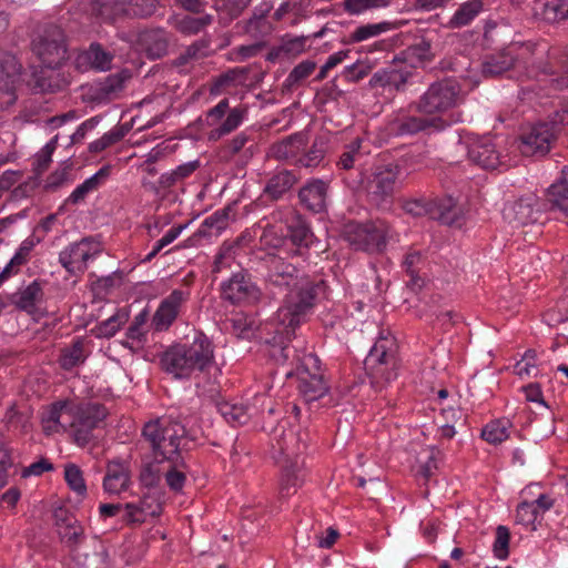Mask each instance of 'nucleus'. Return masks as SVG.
Returning <instances> with one entry per match:
<instances>
[{"label":"nucleus","instance_id":"obj_34","mask_svg":"<svg viewBox=\"0 0 568 568\" xmlns=\"http://www.w3.org/2000/svg\"><path fill=\"white\" fill-rule=\"evenodd\" d=\"M433 57L432 42L423 38L404 50L399 59L413 71V68L432 61Z\"/></svg>","mask_w":568,"mask_h":568},{"label":"nucleus","instance_id":"obj_23","mask_svg":"<svg viewBox=\"0 0 568 568\" xmlns=\"http://www.w3.org/2000/svg\"><path fill=\"white\" fill-rule=\"evenodd\" d=\"M328 196V183L313 179L303 185L298 191L300 203L313 213H321L326 210Z\"/></svg>","mask_w":568,"mask_h":568},{"label":"nucleus","instance_id":"obj_53","mask_svg":"<svg viewBox=\"0 0 568 568\" xmlns=\"http://www.w3.org/2000/svg\"><path fill=\"white\" fill-rule=\"evenodd\" d=\"M64 479L77 495L84 498L87 496V485L83 473L75 464H67L64 466Z\"/></svg>","mask_w":568,"mask_h":568},{"label":"nucleus","instance_id":"obj_60","mask_svg":"<svg viewBox=\"0 0 568 568\" xmlns=\"http://www.w3.org/2000/svg\"><path fill=\"white\" fill-rule=\"evenodd\" d=\"M372 71V65L368 61H357L343 71V77L347 82L356 83L367 77Z\"/></svg>","mask_w":568,"mask_h":568},{"label":"nucleus","instance_id":"obj_27","mask_svg":"<svg viewBox=\"0 0 568 568\" xmlns=\"http://www.w3.org/2000/svg\"><path fill=\"white\" fill-rule=\"evenodd\" d=\"M286 237L295 246L293 251L294 256L305 257L308 248L314 242V234L301 215H296L287 225Z\"/></svg>","mask_w":568,"mask_h":568},{"label":"nucleus","instance_id":"obj_57","mask_svg":"<svg viewBox=\"0 0 568 568\" xmlns=\"http://www.w3.org/2000/svg\"><path fill=\"white\" fill-rule=\"evenodd\" d=\"M316 69V63L312 60H304L293 68L285 79L284 84L292 88L310 77Z\"/></svg>","mask_w":568,"mask_h":568},{"label":"nucleus","instance_id":"obj_49","mask_svg":"<svg viewBox=\"0 0 568 568\" xmlns=\"http://www.w3.org/2000/svg\"><path fill=\"white\" fill-rule=\"evenodd\" d=\"M166 470L164 474L165 483L169 488L175 493H180L185 484L186 476L182 468L185 467L183 457H180L179 463L175 460L166 462Z\"/></svg>","mask_w":568,"mask_h":568},{"label":"nucleus","instance_id":"obj_28","mask_svg":"<svg viewBox=\"0 0 568 568\" xmlns=\"http://www.w3.org/2000/svg\"><path fill=\"white\" fill-rule=\"evenodd\" d=\"M275 443L272 444L274 455L277 453L283 457V463L287 460H294L298 458V455L305 448V444L300 439L298 435L293 432L283 430L282 434L277 435V429L274 434Z\"/></svg>","mask_w":568,"mask_h":568},{"label":"nucleus","instance_id":"obj_46","mask_svg":"<svg viewBox=\"0 0 568 568\" xmlns=\"http://www.w3.org/2000/svg\"><path fill=\"white\" fill-rule=\"evenodd\" d=\"M511 423L507 418L488 423L481 430V438L489 444L497 445L508 438V429Z\"/></svg>","mask_w":568,"mask_h":568},{"label":"nucleus","instance_id":"obj_18","mask_svg":"<svg viewBox=\"0 0 568 568\" xmlns=\"http://www.w3.org/2000/svg\"><path fill=\"white\" fill-rule=\"evenodd\" d=\"M222 297L232 304H253L261 298V291L245 273H236L222 284Z\"/></svg>","mask_w":568,"mask_h":568},{"label":"nucleus","instance_id":"obj_2","mask_svg":"<svg viewBox=\"0 0 568 568\" xmlns=\"http://www.w3.org/2000/svg\"><path fill=\"white\" fill-rule=\"evenodd\" d=\"M54 529L60 542L68 549L72 560L79 568H105L106 551L97 539L92 540V552H87L83 546L87 535L83 525L73 513L64 507L53 511Z\"/></svg>","mask_w":568,"mask_h":568},{"label":"nucleus","instance_id":"obj_54","mask_svg":"<svg viewBox=\"0 0 568 568\" xmlns=\"http://www.w3.org/2000/svg\"><path fill=\"white\" fill-rule=\"evenodd\" d=\"M541 17L547 22H559L568 19V2L551 0L542 3Z\"/></svg>","mask_w":568,"mask_h":568},{"label":"nucleus","instance_id":"obj_14","mask_svg":"<svg viewBox=\"0 0 568 568\" xmlns=\"http://www.w3.org/2000/svg\"><path fill=\"white\" fill-rule=\"evenodd\" d=\"M100 243L91 237H84L79 242L68 245L59 254V262L71 275L83 274L87 262L100 254Z\"/></svg>","mask_w":568,"mask_h":568},{"label":"nucleus","instance_id":"obj_26","mask_svg":"<svg viewBox=\"0 0 568 568\" xmlns=\"http://www.w3.org/2000/svg\"><path fill=\"white\" fill-rule=\"evenodd\" d=\"M536 199L534 196L520 197L505 205L503 210L504 219L515 225H527L537 220V210L535 209Z\"/></svg>","mask_w":568,"mask_h":568},{"label":"nucleus","instance_id":"obj_6","mask_svg":"<svg viewBox=\"0 0 568 568\" xmlns=\"http://www.w3.org/2000/svg\"><path fill=\"white\" fill-rule=\"evenodd\" d=\"M460 87L455 80L445 79L434 82L417 101L410 104V108L418 113L439 116L438 114L460 103Z\"/></svg>","mask_w":568,"mask_h":568},{"label":"nucleus","instance_id":"obj_58","mask_svg":"<svg viewBox=\"0 0 568 568\" xmlns=\"http://www.w3.org/2000/svg\"><path fill=\"white\" fill-rule=\"evenodd\" d=\"M325 143L322 140H315L307 153L302 155L297 163L304 168H316L324 159Z\"/></svg>","mask_w":568,"mask_h":568},{"label":"nucleus","instance_id":"obj_52","mask_svg":"<svg viewBox=\"0 0 568 568\" xmlns=\"http://www.w3.org/2000/svg\"><path fill=\"white\" fill-rule=\"evenodd\" d=\"M84 58L93 69L100 71L110 69L113 59L112 54L105 51L99 43H92Z\"/></svg>","mask_w":568,"mask_h":568},{"label":"nucleus","instance_id":"obj_12","mask_svg":"<svg viewBox=\"0 0 568 568\" xmlns=\"http://www.w3.org/2000/svg\"><path fill=\"white\" fill-rule=\"evenodd\" d=\"M106 415L105 407L100 404L89 403L78 406L70 423L73 442L80 447L88 445L93 438V430L99 427Z\"/></svg>","mask_w":568,"mask_h":568},{"label":"nucleus","instance_id":"obj_9","mask_svg":"<svg viewBox=\"0 0 568 568\" xmlns=\"http://www.w3.org/2000/svg\"><path fill=\"white\" fill-rule=\"evenodd\" d=\"M390 226L385 221L366 223H348L345 226V239L357 251L369 253L381 252L386 245Z\"/></svg>","mask_w":568,"mask_h":568},{"label":"nucleus","instance_id":"obj_64","mask_svg":"<svg viewBox=\"0 0 568 568\" xmlns=\"http://www.w3.org/2000/svg\"><path fill=\"white\" fill-rule=\"evenodd\" d=\"M230 325L233 334L239 338H248L252 333V322H250L243 314H237L232 317Z\"/></svg>","mask_w":568,"mask_h":568},{"label":"nucleus","instance_id":"obj_44","mask_svg":"<svg viewBox=\"0 0 568 568\" xmlns=\"http://www.w3.org/2000/svg\"><path fill=\"white\" fill-rule=\"evenodd\" d=\"M54 70L44 68L36 73L34 89L41 93H53L61 90L65 85V81Z\"/></svg>","mask_w":568,"mask_h":568},{"label":"nucleus","instance_id":"obj_48","mask_svg":"<svg viewBox=\"0 0 568 568\" xmlns=\"http://www.w3.org/2000/svg\"><path fill=\"white\" fill-rule=\"evenodd\" d=\"M214 8L220 13V22L223 24L230 23L232 20L236 19L244 8L246 3L244 0H213Z\"/></svg>","mask_w":568,"mask_h":568},{"label":"nucleus","instance_id":"obj_35","mask_svg":"<svg viewBox=\"0 0 568 568\" xmlns=\"http://www.w3.org/2000/svg\"><path fill=\"white\" fill-rule=\"evenodd\" d=\"M230 211L231 210L227 207L216 211L212 215L207 216L201 224L200 229L187 241L219 235L221 231L227 226Z\"/></svg>","mask_w":568,"mask_h":568},{"label":"nucleus","instance_id":"obj_22","mask_svg":"<svg viewBox=\"0 0 568 568\" xmlns=\"http://www.w3.org/2000/svg\"><path fill=\"white\" fill-rule=\"evenodd\" d=\"M131 78L129 71H121L108 75L103 81H100L91 87L90 100L95 103H108L116 100L124 91L126 81Z\"/></svg>","mask_w":568,"mask_h":568},{"label":"nucleus","instance_id":"obj_61","mask_svg":"<svg viewBox=\"0 0 568 568\" xmlns=\"http://www.w3.org/2000/svg\"><path fill=\"white\" fill-rule=\"evenodd\" d=\"M510 532L506 526H498L496 528V538L494 542V554L498 559H506L508 557Z\"/></svg>","mask_w":568,"mask_h":568},{"label":"nucleus","instance_id":"obj_41","mask_svg":"<svg viewBox=\"0 0 568 568\" xmlns=\"http://www.w3.org/2000/svg\"><path fill=\"white\" fill-rule=\"evenodd\" d=\"M215 407L221 416L234 426L245 424L248 420L247 408L242 404L219 399L215 402Z\"/></svg>","mask_w":568,"mask_h":568},{"label":"nucleus","instance_id":"obj_7","mask_svg":"<svg viewBox=\"0 0 568 568\" xmlns=\"http://www.w3.org/2000/svg\"><path fill=\"white\" fill-rule=\"evenodd\" d=\"M158 0H92L91 11L104 22L145 19L155 13Z\"/></svg>","mask_w":568,"mask_h":568},{"label":"nucleus","instance_id":"obj_32","mask_svg":"<svg viewBox=\"0 0 568 568\" xmlns=\"http://www.w3.org/2000/svg\"><path fill=\"white\" fill-rule=\"evenodd\" d=\"M297 182V176L288 170L274 173L266 182L263 194L271 201L282 199Z\"/></svg>","mask_w":568,"mask_h":568},{"label":"nucleus","instance_id":"obj_42","mask_svg":"<svg viewBox=\"0 0 568 568\" xmlns=\"http://www.w3.org/2000/svg\"><path fill=\"white\" fill-rule=\"evenodd\" d=\"M153 457L154 459L152 462L143 464L140 470L139 479L144 487L156 486L160 483L161 477L164 476L166 470V460H162V457Z\"/></svg>","mask_w":568,"mask_h":568},{"label":"nucleus","instance_id":"obj_1","mask_svg":"<svg viewBox=\"0 0 568 568\" xmlns=\"http://www.w3.org/2000/svg\"><path fill=\"white\" fill-rule=\"evenodd\" d=\"M265 264L268 284L288 291L283 305L277 311V320L282 327L281 333L290 339L295 328L314 306L317 286L307 280L300 278L297 267L282 256L270 254L265 258Z\"/></svg>","mask_w":568,"mask_h":568},{"label":"nucleus","instance_id":"obj_8","mask_svg":"<svg viewBox=\"0 0 568 568\" xmlns=\"http://www.w3.org/2000/svg\"><path fill=\"white\" fill-rule=\"evenodd\" d=\"M31 50L44 68H59L68 52L63 30L54 24L44 26L32 39Z\"/></svg>","mask_w":568,"mask_h":568},{"label":"nucleus","instance_id":"obj_16","mask_svg":"<svg viewBox=\"0 0 568 568\" xmlns=\"http://www.w3.org/2000/svg\"><path fill=\"white\" fill-rule=\"evenodd\" d=\"M556 139L551 124L536 123L520 134L519 150L525 156H544L550 151Z\"/></svg>","mask_w":568,"mask_h":568},{"label":"nucleus","instance_id":"obj_19","mask_svg":"<svg viewBox=\"0 0 568 568\" xmlns=\"http://www.w3.org/2000/svg\"><path fill=\"white\" fill-rule=\"evenodd\" d=\"M190 293L182 290H173L164 297L152 317V326L156 332L168 331L179 317L182 308L189 300Z\"/></svg>","mask_w":568,"mask_h":568},{"label":"nucleus","instance_id":"obj_3","mask_svg":"<svg viewBox=\"0 0 568 568\" xmlns=\"http://www.w3.org/2000/svg\"><path fill=\"white\" fill-rule=\"evenodd\" d=\"M214 358L213 346L202 333L191 343L170 346L161 356L162 368L175 378H187L193 372H203Z\"/></svg>","mask_w":568,"mask_h":568},{"label":"nucleus","instance_id":"obj_43","mask_svg":"<svg viewBox=\"0 0 568 568\" xmlns=\"http://www.w3.org/2000/svg\"><path fill=\"white\" fill-rule=\"evenodd\" d=\"M568 168L562 170L564 178L554 183L548 189V202L552 210H558L559 212L567 210L568 206Z\"/></svg>","mask_w":568,"mask_h":568},{"label":"nucleus","instance_id":"obj_33","mask_svg":"<svg viewBox=\"0 0 568 568\" xmlns=\"http://www.w3.org/2000/svg\"><path fill=\"white\" fill-rule=\"evenodd\" d=\"M22 64L17 57L8 51L0 50V90L10 91L19 81Z\"/></svg>","mask_w":568,"mask_h":568},{"label":"nucleus","instance_id":"obj_39","mask_svg":"<svg viewBox=\"0 0 568 568\" xmlns=\"http://www.w3.org/2000/svg\"><path fill=\"white\" fill-rule=\"evenodd\" d=\"M483 8L481 0H468L462 3L448 21V27L456 29L468 26L483 11Z\"/></svg>","mask_w":568,"mask_h":568},{"label":"nucleus","instance_id":"obj_25","mask_svg":"<svg viewBox=\"0 0 568 568\" xmlns=\"http://www.w3.org/2000/svg\"><path fill=\"white\" fill-rule=\"evenodd\" d=\"M75 408L67 400L53 403L42 416V427L47 434L58 433L70 426Z\"/></svg>","mask_w":568,"mask_h":568},{"label":"nucleus","instance_id":"obj_36","mask_svg":"<svg viewBox=\"0 0 568 568\" xmlns=\"http://www.w3.org/2000/svg\"><path fill=\"white\" fill-rule=\"evenodd\" d=\"M304 145V135L302 133H295L272 144L270 155L276 160H290L295 158Z\"/></svg>","mask_w":568,"mask_h":568},{"label":"nucleus","instance_id":"obj_47","mask_svg":"<svg viewBox=\"0 0 568 568\" xmlns=\"http://www.w3.org/2000/svg\"><path fill=\"white\" fill-rule=\"evenodd\" d=\"M397 23L389 21H382L378 23H368L357 27L351 34L353 42H362L369 38L377 37L384 32L397 29Z\"/></svg>","mask_w":568,"mask_h":568},{"label":"nucleus","instance_id":"obj_20","mask_svg":"<svg viewBox=\"0 0 568 568\" xmlns=\"http://www.w3.org/2000/svg\"><path fill=\"white\" fill-rule=\"evenodd\" d=\"M412 77L413 71L397 58L386 68L376 71L369 79L368 85L371 89L389 87L396 91H403Z\"/></svg>","mask_w":568,"mask_h":568},{"label":"nucleus","instance_id":"obj_40","mask_svg":"<svg viewBox=\"0 0 568 568\" xmlns=\"http://www.w3.org/2000/svg\"><path fill=\"white\" fill-rule=\"evenodd\" d=\"M110 174V166H102L95 174L87 179L83 183L78 185L70 194L67 202L78 204L85 199V196L95 191Z\"/></svg>","mask_w":568,"mask_h":568},{"label":"nucleus","instance_id":"obj_37","mask_svg":"<svg viewBox=\"0 0 568 568\" xmlns=\"http://www.w3.org/2000/svg\"><path fill=\"white\" fill-rule=\"evenodd\" d=\"M213 21L214 17L210 13H205L201 17L184 16L182 18H175L172 26L183 36H194L211 26Z\"/></svg>","mask_w":568,"mask_h":568},{"label":"nucleus","instance_id":"obj_30","mask_svg":"<svg viewBox=\"0 0 568 568\" xmlns=\"http://www.w3.org/2000/svg\"><path fill=\"white\" fill-rule=\"evenodd\" d=\"M139 43L150 59H160L168 53L169 38L163 29L141 32Z\"/></svg>","mask_w":568,"mask_h":568},{"label":"nucleus","instance_id":"obj_13","mask_svg":"<svg viewBox=\"0 0 568 568\" xmlns=\"http://www.w3.org/2000/svg\"><path fill=\"white\" fill-rule=\"evenodd\" d=\"M392 133L398 136L415 135L418 133H432L445 128V121L440 116L426 114H410L398 112L388 123Z\"/></svg>","mask_w":568,"mask_h":568},{"label":"nucleus","instance_id":"obj_17","mask_svg":"<svg viewBox=\"0 0 568 568\" xmlns=\"http://www.w3.org/2000/svg\"><path fill=\"white\" fill-rule=\"evenodd\" d=\"M469 160L484 170L494 171L506 165L507 154L488 136L474 140L468 145Z\"/></svg>","mask_w":568,"mask_h":568},{"label":"nucleus","instance_id":"obj_29","mask_svg":"<svg viewBox=\"0 0 568 568\" xmlns=\"http://www.w3.org/2000/svg\"><path fill=\"white\" fill-rule=\"evenodd\" d=\"M303 460L295 458L282 465L280 494L282 497L294 495L303 484Z\"/></svg>","mask_w":568,"mask_h":568},{"label":"nucleus","instance_id":"obj_63","mask_svg":"<svg viewBox=\"0 0 568 568\" xmlns=\"http://www.w3.org/2000/svg\"><path fill=\"white\" fill-rule=\"evenodd\" d=\"M359 146L361 142L358 140L346 145L345 150L339 156L337 165L344 170L353 169L356 159L359 156Z\"/></svg>","mask_w":568,"mask_h":568},{"label":"nucleus","instance_id":"obj_50","mask_svg":"<svg viewBox=\"0 0 568 568\" xmlns=\"http://www.w3.org/2000/svg\"><path fill=\"white\" fill-rule=\"evenodd\" d=\"M209 47L210 41L207 39H200L193 42L174 60V65L182 67L206 57Z\"/></svg>","mask_w":568,"mask_h":568},{"label":"nucleus","instance_id":"obj_11","mask_svg":"<svg viewBox=\"0 0 568 568\" xmlns=\"http://www.w3.org/2000/svg\"><path fill=\"white\" fill-rule=\"evenodd\" d=\"M245 114V109H230L229 99H222L205 113V124L212 128L207 135L209 140L219 141L235 131L242 124Z\"/></svg>","mask_w":568,"mask_h":568},{"label":"nucleus","instance_id":"obj_4","mask_svg":"<svg viewBox=\"0 0 568 568\" xmlns=\"http://www.w3.org/2000/svg\"><path fill=\"white\" fill-rule=\"evenodd\" d=\"M142 435L150 443L153 456L162 460H180L181 453L186 449V425L172 415L146 423Z\"/></svg>","mask_w":568,"mask_h":568},{"label":"nucleus","instance_id":"obj_10","mask_svg":"<svg viewBox=\"0 0 568 568\" xmlns=\"http://www.w3.org/2000/svg\"><path fill=\"white\" fill-rule=\"evenodd\" d=\"M297 388L305 403L318 400L328 392L324 379L321 361L315 354H305L297 367Z\"/></svg>","mask_w":568,"mask_h":568},{"label":"nucleus","instance_id":"obj_24","mask_svg":"<svg viewBox=\"0 0 568 568\" xmlns=\"http://www.w3.org/2000/svg\"><path fill=\"white\" fill-rule=\"evenodd\" d=\"M43 288L39 281H33L24 288L7 295L8 303L18 311L32 315L37 312L38 304L43 301Z\"/></svg>","mask_w":568,"mask_h":568},{"label":"nucleus","instance_id":"obj_21","mask_svg":"<svg viewBox=\"0 0 568 568\" xmlns=\"http://www.w3.org/2000/svg\"><path fill=\"white\" fill-rule=\"evenodd\" d=\"M131 464L129 460L114 458L109 460L103 478V489L108 494L120 495L126 491L132 484Z\"/></svg>","mask_w":568,"mask_h":568},{"label":"nucleus","instance_id":"obj_31","mask_svg":"<svg viewBox=\"0 0 568 568\" xmlns=\"http://www.w3.org/2000/svg\"><path fill=\"white\" fill-rule=\"evenodd\" d=\"M429 216L446 225L459 226L462 223V209L453 197L430 201Z\"/></svg>","mask_w":568,"mask_h":568},{"label":"nucleus","instance_id":"obj_56","mask_svg":"<svg viewBox=\"0 0 568 568\" xmlns=\"http://www.w3.org/2000/svg\"><path fill=\"white\" fill-rule=\"evenodd\" d=\"M128 321V314L125 312H116L108 320L101 322L95 327L97 336L99 337H112L120 327Z\"/></svg>","mask_w":568,"mask_h":568},{"label":"nucleus","instance_id":"obj_45","mask_svg":"<svg viewBox=\"0 0 568 568\" xmlns=\"http://www.w3.org/2000/svg\"><path fill=\"white\" fill-rule=\"evenodd\" d=\"M84 344L81 339L74 341L69 347L61 351L59 364L61 368L70 371L85 361Z\"/></svg>","mask_w":568,"mask_h":568},{"label":"nucleus","instance_id":"obj_15","mask_svg":"<svg viewBox=\"0 0 568 568\" xmlns=\"http://www.w3.org/2000/svg\"><path fill=\"white\" fill-rule=\"evenodd\" d=\"M399 173V166L395 164L377 165L373 169L367 179L366 191L376 205L393 196Z\"/></svg>","mask_w":568,"mask_h":568},{"label":"nucleus","instance_id":"obj_38","mask_svg":"<svg viewBox=\"0 0 568 568\" xmlns=\"http://www.w3.org/2000/svg\"><path fill=\"white\" fill-rule=\"evenodd\" d=\"M514 61V57L507 51L488 54L483 61L481 72L485 77H497L508 71Z\"/></svg>","mask_w":568,"mask_h":568},{"label":"nucleus","instance_id":"obj_5","mask_svg":"<svg viewBox=\"0 0 568 568\" xmlns=\"http://www.w3.org/2000/svg\"><path fill=\"white\" fill-rule=\"evenodd\" d=\"M372 387L384 389L398 375L397 344L390 334H381L364 361Z\"/></svg>","mask_w":568,"mask_h":568},{"label":"nucleus","instance_id":"obj_55","mask_svg":"<svg viewBox=\"0 0 568 568\" xmlns=\"http://www.w3.org/2000/svg\"><path fill=\"white\" fill-rule=\"evenodd\" d=\"M393 0H344V10L352 14L357 16L367 10L382 9L390 4Z\"/></svg>","mask_w":568,"mask_h":568},{"label":"nucleus","instance_id":"obj_59","mask_svg":"<svg viewBox=\"0 0 568 568\" xmlns=\"http://www.w3.org/2000/svg\"><path fill=\"white\" fill-rule=\"evenodd\" d=\"M539 511L534 503L523 501L518 505L516 510V523L524 526H531V529L535 530L534 526Z\"/></svg>","mask_w":568,"mask_h":568},{"label":"nucleus","instance_id":"obj_62","mask_svg":"<svg viewBox=\"0 0 568 568\" xmlns=\"http://www.w3.org/2000/svg\"><path fill=\"white\" fill-rule=\"evenodd\" d=\"M58 136L51 139L36 155L34 165L38 173H42L52 161V154L57 148Z\"/></svg>","mask_w":568,"mask_h":568},{"label":"nucleus","instance_id":"obj_51","mask_svg":"<svg viewBox=\"0 0 568 568\" xmlns=\"http://www.w3.org/2000/svg\"><path fill=\"white\" fill-rule=\"evenodd\" d=\"M12 449L4 442H0V489L9 483V477L16 475Z\"/></svg>","mask_w":568,"mask_h":568}]
</instances>
